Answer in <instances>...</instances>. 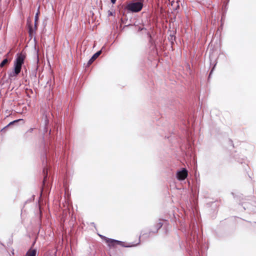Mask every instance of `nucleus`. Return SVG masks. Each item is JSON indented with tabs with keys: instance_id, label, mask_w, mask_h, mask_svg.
Returning <instances> with one entry per match:
<instances>
[{
	"instance_id": "obj_1",
	"label": "nucleus",
	"mask_w": 256,
	"mask_h": 256,
	"mask_svg": "<svg viewBox=\"0 0 256 256\" xmlns=\"http://www.w3.org/2000/svg\"><path fill=\"white\" fill-rule=\"evenodd\" d=\"M25 56L22 54H19L16 58L14 62V71L10 74V76L14 77L16 76L20 72L22 65L24 62Z\"/></svg>"
},
{
	"instance_id": "obj_2",
	"label": "nucleus",
	"mask_w": 256,
	"mask_h": 256,
	"mask_svg": "<svg viewBox=\"0 0 256 256\" xmlns=\"http://www.w3.org/2000/svg\"><path fill=\"white\" fill-rule=\"evenodd\" d=\"M143 7L142 0L139 2H132L127 4L126 9L129 12H137L140 11Z\"/></svg>"
},
{
	"instance_id": "obj_3",
	"label": "nucleus",
	"mask_w": 256,
	"mask_h": 256,
	"mask_svg": "<svg viewBox=\"0 0 256 256\" xmlns=\"http://www.w3.org/2000/svg\"><path fill=\"white\" fill-rule=\"evenodd\" d=\"M188 176V170L183 168L181 170H178L176 174V177L178 180H185Z\"/></svg>"
},
{
	"instance_id": "obj_4",
	"label": "nucleus",
	"mask_w": 256,
	"mask_h": 256,
	"mask_svg": "<svg viewBox=\"0 0 256 256\" xmlns=\"http://www.w3.org/2000/svg\"><path fill=\"white\" fill-rule=\"evenodd\" d=\"M105 238L106 239V242L108 244L109 246H113L115 243H116V244H120L124 247H130V246H135L137 245V244H132L130 246H126V245H124L122 242L116 240H115L114 239L108 238Z\"/></svg>"
},
{
	"instance_id": "obj_5",
	"label": "nucleus",
	"mask_w": 256,
	"mask_h": 256,
	"mask_svg": "<svg viewBox=\"0 0 256 256\" xmlns=\"http://www.w3.org/2000/svg\"><path fill=\"white\" fill-rule=\"evenodd\" d=\"M102 50H99L98 52H96V54H94L90 58V59L88 62V65L91 64L93 62L98 58V56L101 54Z\"/></svg>"
},
{
	"instance_id": "obj_6",
	"label": "nucleus",
	"mask_w": 256,
	"mask_h": 256,
	"mask_svg": "<svg viewBox=\"0 0 256 256\" xmlns=\"http://www.w3.org/2000/svg\"><path fill=\"white\" fill-rule=\"evenodd\" d=\"M36 249L30 248L26 253V256H36Z\"/></svg>"
},
{
	"instance_id": "obj_7",
	"label": "nucleus",
	"mask_w": 256,
	"mask_h": 256,
	"mask_svg": "<svg viewBox=\"0 0 256 256\" xmlns=\"http://www.w3.org/2000/svg\"><path fill=\"white\" fill-rule=\"evenodd\" d=\"M8 62V60L4 59V60L0 64V66L2 67L4 66L6 63Z\"/></svg>"
},
{
	"instance_id": "obj_8",
	"label": "nucleus",
	"mask_w": 256,
	"mask_h": 256,
	"mask_svg": "<svg viewBox=\"0 0 256 256\" xmlns=\"http://www.w3.org/2000/svg\"><path fill=\"white\" fill-rule=\"evenodd\" d=\"M38 12H37L35 16V18H34V19H35V24H34V26L35 28H36V22L38 20Z\"/></svg>"
},
{
	"instance_id": "obj_9",
	"label": "nucleus",
	"mask_w": 256,
	"mask_h": 256,
	"mask_svg": "<svg viewBox=\"0 0 256 256\" xmlns=\"http://www.w3.org/2000/svg\"><path fill=\"white\" fill-rule=\"evenodd\" d=\"M14 120V121H13V122H10L9 124H8V125H10V124H12L13 123H14V122H18V120Z\"/></svg>"
},
{
	"instance_id": "obj_10",
	"label": "nucleus",
	"mask_w": 256,
	"mask_h": 256,
	"mask_svg": "<svg viewBox=\"0 0 256 256\" xmlns=\"http://www.w3.org/2000/svg\"><path fill=\"white\" fill-rule=\"evenodd\" d=\"M116 0H110L111 2L114 4L116 3Z\"/></svg>"
},
{
	"instance_id": "obj_11",
	"label": "nucleus",
	"mask_w": 256,
	"mask_h": 256,
	"mask_svg": "<svg viewBox=\"0 0 256 256\" xmlns=\"http://www.w3.org/2000/svg\"><path fill=\"white\" fill-rule=\"evenodd\" d=\"M113 14L112 12H108V16H112Z\"/></svg>"
},
{
	"instance_id": "obj_12",
	"label": "nucleus",
	"mask_w": 256,
	"mask_h": 256,
	"mask_svg": "<svg viewBox=\"0 0 256 256\" xmlns=\"http://www.w3.org/2000/svg\"><path fill=\"white\" fill-rule=\"evenodd\" d=\"M162 226V224L161 223H160V224H158V228H160Z\"/></svg>"
},
{
	"instance_id": "obj_13",
	"label": "nucleus",
	"mask_w": 256,
	"mask_h": 256,
	"mask_svg": "<svg viewBox=\"0 0 256 256\" xmlns=\"http://www.w3.org/2000/svg\"><path fill=\"white\" fill-rule=\"evenodd\" d=\"M32 28H30V32H32Z\"/></svg>"
},
{
	"instance_id": "obj_14",
	"label": "nucleus",
	"mask_w": 256,
	"mask_h": 256,
	"mask_svg": "<svg viewBox=\"0 0 256 256\" xmlns=\"http://www.w3.org/2000/svg\"><path fill=\"white\" fill-rule=\"evenodd\" d=\"M212 72H210V74H212Z\"/></svg>"
}]
</instances>
